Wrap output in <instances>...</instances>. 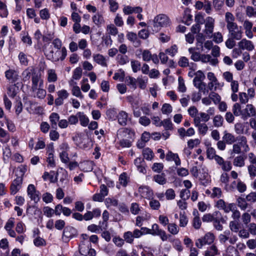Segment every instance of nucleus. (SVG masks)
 Listing matches in <instances>:
<instances>
[{"label": "nucleus", "mask_w": 256, "mask_h": 256, "mask_svg": "<svg viewBox=\"0 0 256 256\" xmlns=\"http://www.w3.org/2000/svg\"><path fill=\"white\" fill-rule=\"evenodd\" d=\"M225 21L228 30V36L232 37L236 40H240L243 34L242 28L238 26L234 22L235 18L233 14L230 12H226L225 14Z\"/></svg>", "instance_id": "nucleus-1"}, {"label": "nucleus", "mask_w": 256, "mask_h": 256, "mask_svg": "<svg viewBox=\"0 0 256 256\" xmlns=\"http://www.w3.org/2000/svg\"><path fill=\"white\" fill-rule=\"evenodd\" d=\"M170 22L168 18L165 14H161L156 16L153 20L154 30L158 32L162 27L167 26Z\"/></svg>", "instance_id": "nucleus-2"}, {"label": "nucleus", "mask_w": 256, "mask_h": 256, "mask_svg": "<svg viewBox=\"0 0 256 256\" xmlns=\"http://www.w3.org/2000/svg\"><path fill=\"white\" fill-rule=\"evenodd\" d=\"M214 236L211 232L206 233L202 238L198 239L196 242V246L199 248H201L204 245L210 244L213 242Z\"/></svg>", "instance_id": "nucleus-3"}, {"label": "nucleus", "mask_w": 256, "mask_h": 256, "mask_svg": "<svg viewBox=\"0 0 256 256\" xmlns=\"http://www.w3.org/2000/svg\"><path fill=\"white\" fill-rule=\"evenodd\" d=\"M214 216H215L212 220L214 226L218 230H222L223 226L220 222L224 224L226 222V220L222 216V214L219 211L214 212Z\"/></svg>", "instance_id": "nucleus-4"}, {"label": "nucleus", "mask_w": 256, "mask_h": 256, "mask_svg": "<svg viewBox=\"0 0 256 256\" xmlns=\"http://www.w3.org/2000/svg\"><path fill=\"white\" fill-rule=\"evenodd\" d=\"M234 203L226 202L222 199H220L216 201L215 206L220 210H222L225 213H229L232 206H234Z\"/></svg>", "instance_id": "nucleus-5"}, {"label": "nucleus", "mask_w": 256, "mask_h": 256, "mask_svg": "<svg viewBox=\"0 0 256 256\" xmlns=\"http://www.w3.org/2000/svg\"><path fill=\"white\" fill-rule=\"evenodd\" d=\"M27 192L28 196H30L32 200H34L35 203H37L40 200V192L36 190L34 184H29L28 189Z\"/></svg>", "instance_id": "nucleus-6"}, {"label": "nucleus", "mask_w": 256, "mask_h": 256, "mask_svg": "<svg viewBox=\"0 0 256 256\" xmlns=\"http://www.w3.org/2000/svg\"><path fill=\"white\" fill-rule=\"evenodd\" d=\"M138 192L141 196L144 198L150 200L153 197V191L148 186H140L138 188Z\"/></svg>", "instance_id": "nucleus-7"}, {"label": "nucleus", "mask_w": 256, "mask_h": 256, "mask_svg": "<svg viewBox=\"0 0 256 256\" xmlns=\"http://www.w3.org/2000/svg\"><path fill=\"white\" fill-rule=\"evenodd\" d=\"M58 98L55 100L54 104L56 106L63 104V100L68 98V92L66 90H62L57 92Z\"/></svg>", "instance_id": "nucleus-8"}, {"label": "nucleus", "mask_w": 256, "mask_h": 256, "mask_svg": "<svg viewBox=\"0 0 256 256\" xmlns=\"http://www.w3.org/2000/svg\"><path fill=\"white\" fill-rule=\"evenodd\" d=\"M194 126L198 128V132L200 134L205 135L208 130V127L207 125L204 123H200V117L198 116L194 119Z\"/></svg>", "instance_id": "nucleus-9"}, {"label": "nucleus", "mask_w": 256, "mask_h": 256, "mask_svg": "<svg viewBox=\"0 0 256 256\" xmlns=\"http://www.w3.org/2000/svg\"><path fill=\"white\" fill-rule=\"evenodd\" d=\"M16 176V178L14 180L10 186L11 194H16L18 191L22 182V176Z\"/></svg>", "instance_id": "nucleus-10"}, {"label": "nucleus", "mask_w": 256, "mask_h": 256, "mask_svg": "<svg viewBox=\"0 0 256 256\" xmlns=\"http://www.w3.org/2000/svg\"><path fill=\"white\" fill-rule=\"evenodd\" d=\"M214 20L212 17L206 18L205 24L204 32L208 36H210L214 30Z\"/></svg>", "instance_id": "nucleus-11"}, {"label": "nucleus", "mask_w": 256, "mask_h": 256, "mask_svg": "<svg viewBox=\"0 0 256 256\" xmlns=\"http://www.w3.org/2000/svg\"><path fill=\"white\" fill-rule=\"evenodd\" d=\"M239 48L242 50H246L248 51H252L254 49V46L252 42L246 38L242 39L238 42Z\"/></svg>", "instance_id": "nucleus-12"}, {"label": "nucleus", "mask_w": 256, "mask_h": 256, "mask_svg": "<svg viewBox=\"0 0 256 256\" xmlns=\"http://www.w3.org/2000/svg\"><path fill=\"white\" fill-rule=\"evenodd\" d=\"M77 234L76 230L70 226H66L64 228L63 231V236L68 238H71Z\"/></svg>", "instance_id": "nucleus-13"}, {"label": "nucleus", "mask_w": 256, "mask_h": 256, "mask_svg": "<svg viewBox=\"0 0 256 256\" xmlns=\"http://www.w3.org/2000/svg\"><path fill=\"white\" fill-rule=\"evenodd\" d=\"M32 92L36 90L38 88V84L42 80H40V76L38 73L34 72L32 74Z\"/></svg>", "instance_id": "nucleus-14"}, {"label": "nucleus", "mask_w": 256, "mask_h": 256, "mask_svg": "<svg viewBox=\"0 0 256 256\" xmlns=\"http://www.w3.org/2000/svg\"><path fill=\"white\" fill-rule=\"evenodd\" d=\"M127 134L128 135V138H132V137L134 136L135 133L134 130L128 128H122L118 130V136L121 137H126Z\"/></svg>", "instance_id": "nucleus-15"}, {"label": "nucleus", "mask_w": 256, "mask_h": 256, "mask_svg": "<svg viewBox=\"0 0 256 256\" xmlns=\"http://www.w3.org/2000/svg\"><path fill=\"white\" fill-rule=\"evenodd\" d=\"M142 9L140 6L132 7L130 6H124L123 8V12L124 14L128 15L133 12L140 13L142 12Z\"/></svg>", "instance_id": "nucleus-16"}, {"label": "nucleus", "mask_w": 256, "mask_h": 256, "mask_svg": "<svg viewBox=\"0 0 256 256\" xmlns=\"http://www.w3.org/2000/svg\"><path fill=\"white\" fill-rule=\"evenodd\" d=\"M51 126L56 130L58 126V122L60 120V116L58 113L52 112L49 116Z\"/></svg>", "instance_id": "nucleus-17"}, {"label": "nucleus", "mask_w": 256, "mask_h": 256, "mask_svg": "<svg viewBox=\"0 0 256 256\" xmlns=\"http://www.w3.org/2000/svg\"><path fill=\"white\" fill-rule=\"evenodd\" d=\"M6 77L12 82H15L18 79L16 72L12 70H8L5 72Z\"/></svg>", "instance_id": "nucleus-18"}, {"label": "nucleus", "mask_w": 256, "mask_h": 256, "mask_svg": "<svg viewBox=\"0 0 256 256\" xmlns=\"http://www.w3.org/2000/svg\"><path fill=\"white\" fill-rule=\"evenodd\" d=\"M224 134L222 139L226 144H230L236 142V138L232 134L228 132L226 130Z\"/></svg>", "instance_id": "nucleus-19"}, {"label": "nucleus", "mask_w": 256, "mask_h": 256, "mask_svg": "<svg viewBox=\"0 0 256 256\" xmlns=\"http://www.w3.org/2000/svg\"><path fill=\"white\" fill-rule=\"evenodd\" d=\"M218 254V250L215 245L210 246L204 252V256H216Z\"/></svg>", "instance_id": "nucleus-20"}, {"label": "nucleus", "mask_w": 256, "mask_h": 256, "mask_svg": "<svg viewBox=\"0 0 256 256\" xmlns=\"http://www.w3.org/2000/svg\"><path fill=\"white\" fill-rule=\"evenodd\" d=\"M128 116V114L126 112L124 111L120 112L117 116L118 123L121 126H126V124Z\"/></svg>", "instance_id": "nucleus-21"}, {"label": "nucleus", "mask_w": 256, "mask_h": 256, "mask_svg": "<svg viewBox=\"0 0 256 256\" xmlns=\"http://www.w3.org/2000/svg\"><path fill=\"white\" fill-rule=\"evenodd\" d=\"M67 55V50L65 47H62V48L61 50H58L57 51L54 53V55L58 58V61L59 60H63L65 59L66 56Z\"/></svg>", "instance_id": "nucleus-22"}, {"label": "nucleus", "mask_w": 256, "mask_h": 256, "mask_svg": "<svg viewBox=\"0 0 256 256\" xmlns=\"http://www.w3.org/2000/svg\"><path fill=\"white\" fill-rule=\"evenodd\" d=\"M43 86V81L40 82L39 88L36 90V97L40 99H44L46 94V90L42 88Z\"/></svg>", "instance_id": "nucleus-23"}, {"label": "nucleus", "mask_w": 256, "mask_h": 256, "mask_svg": "<svg viewBox=\"0 0 256 256\" xmlns=\"http://www.w3.org/2000/svg\"><path fill=\"white\" fill-rule=\"evenodd\" d=\"M116 60L120 64L124 65L129 62L128 57L125 54H118L116 57Z\"/></svg>", "instance_id": "nucleus-24"}, {"label": "nucleus", "mask_w": 256, "mask_h": 256, "mask_svg": "<svg viewBox=\"0 0 256 256\" xmlns=\"http://www.w3.org/2000/svg\"><path fill=\"white\" fill-rule=\"evenodd\" d=\"M94 60L98 64L102 66H107L105 58L103 56L100 54H94Z\"/></svg>", "instance_id": "nucleus-25"}, {"label": "nucleus", "mask_w": 256, "mask_h": 256, "mask_svg": "<svg viewBox=\"0 0 256 256\" xmlns=\"http://www.w3.org/2000/svg\"><path fill=\"white\" fill-rule=\"evenodd\" d=\"M142 155L144 158L148 160H152L154 156V154L152 150L148 148L144 149L142 151Z\"/></svg>", "instance_id": "nucleus-26"}, {"label": "nucleus", "mask_w": 256, "mask_h": 256, "mask_svg": "<svg viewBox=\"0 0 256 256\" xmlns=\"http://www.w3.org/2000/svg\"><path fill=\"white\" fill-rule=\"evenodd\" d=\"M236 141L238 142L237 144H239L240 146L248 149L246 138L244 136H237L236 138Z\"/></svg>", "instance_id": "nucleus-27"}, {"label": "nucleus", "mask_w": 256, "mask_h": 256, "mask_svg": "<svg viewBox=\"0 0 256 256\" xmlns=\"http://www.w3.org/2000/svg\"><path fill=\"white\" fill-rule=\"evenodd\" d=\"M77 115L80 119V123L84 126H86L89 122L88 118L83 112H78Z\"/></svg>", "instance_id": "nucleus-28"}, {"label": "nucleus", "mask_w": 256, "mask_h": 256, "mask_svg": "<svg viewBox=\"0 0 256 256\" xmlns=\"http://www.w3.org/2000/svg\"><path fill=\"white\" fill-rule=\"evenodd\" d=\"M245 158L242 156H240L234 158V164L235 166L242 167L244 165Z\"/></svg>", "instance_id": "nucleus-29"}, {"label": "nucleus", "mask_w": 256, "mask_h": 256, "mask_svg": "<svg viewBox=\"0 0 256 256\" xmlns=\"http://www.w3.org/2000/svg\"><path fill=\"white\" fill-rule=\"evenodd\" d=\"M224 122V118L220 115L216 116L213 119V123L214 126L218 128L222 126Z\"/></svg>", "instance_id": "nucleus-30"}, {"label": "nucleus", "mask_w": 256, "mask_h": 256, "mask_svg": "<svg viewBox=\"0 0 256 256\" xmlns=\"http://www.w3.org/2000/svg\"><path fill=\"white\" fill-rule=\"evenodd\" d=\"M126 82L127 85L130 86L133 89L136 88L137 80L132 76H128L126 78Z\"/></svg>", "instance_id": "nucleus-31"}, {"label": "nucleus", "mask_w": 256, "mask_h": 256, "mask_svg": "<svg viewBox=\"0 0 256 256\" xmlns=\"http://www.w3.org/2000/svg\"><path fill=\"white\" fill-rule=\"evenodd\" d=\"M154 179L157 183L160 184H164L166 182V180L165 178V175L164 174L154 176Z\"/></svg>", "instance_id": "nucleus-32"}, {"label": "nucleus", "mask_w": 256, "mask_h": 256, "mask_svg": "<svg viewBox=\"0 0 256 256\" xmlns=\"http://www.w3.org/2000/svg\"><path fill=\"white\" fill-rule=\"evenodd\" d=\"M123 238L124 241H126L127 243L132 244L134 242V238L132 235V233L130 231L125 232L124 234Z\"/></svg>", "instance_id": "nucleus-33"}, {"label": "nucleus", "mask_w": 256, "mask_h": 256, "mask_svg": "<svg viewBox=\"0 0 256 256\" xmlns=\"http://www.w3.org/2000/svg\"><path fill=\"white\" fill-rule=\"evenodd\" d=\"M168 231L172 234H176L179 231L178 228L176 224H169L168 226Z\"/></svg>", "instance_id": "nucleus-34"}, {"label": "nucleus", "mask_w": 256, "mask_h": 256, "mask_svg": "<svg viewBox=\"0 0 256 256\" xmlns=\"http://www.w3.org/2000/svg\"><path fill=\"white\" fill-rule=\"evenodd\" d=\"M236 202L238 206L241 208V210H245L247 208L248 204L244 198L238 197L236 200Z\"/></svg>", "instance_id": "nucleus-35"}, {"label": "nucleus", "mask_w": 256, "mask_h": 256, "mask_svg": "<svg viewBox=\"0 0 256 256\" xmlns=\"http://www.w3.org/2000/svg\"><path fill=\"white\" fill-rule=\"evenodd\" d=\"M106 114L109 120H115L117 118V112L115 108H110L106 111Z\"/></svg>", "instance_id": "nucleus-36"}, {"label": "nucleus", "mask_w": 256, "mask_h": 256, "mask_svg": "<svg viewBox=\"0 0 256 256\" xmlns=\"http://www.w3.org/2000/svg\"><path fill=\"white\" fill-rule=\"evenodd\" d=\"M183 22L186 25L189 26L192 20V16L189 13V11L184 10L183 17Z\"/></svg>", "instance_id": "nucleus-37"}, {"label": "nucleus", "mask_w": 256, "mask_h": 256, "mask_svg": "<svg viewBox=\"0 0 256 256\" xmlns=\"http://www.w3.org/2000/svg\"><path fill=\"white\" fill-rule=\"evenodd\" d=\"M0 138H4V140H1L0 142L2 143H5L8 142L10 140V136L8 133L2 128L0 127Z\"/></svg>", "instance_id": "nucleus-38"}, {"label": "nucleus", "mask_w": 256, "mask_h": 256, "mask_svg": "<svg viewBox=\"0 0 256 256\" xmlns=\"http://www.w3.org/2000/svg\"><path fill=\"white\" fill-rule=\"evenodd\" d=\"M162 126H164L166 130H172L173 129L172 124L170 118L164 119L162 121Z\"/></svg>", "instance_id": "nucleus-39"}, {"label": "nucleus", "mask_w": 256, "mask_h": 256, "mask_svg": "<svg viewBox=\"0 0 256 256\" xmlns=\"http://www.w3.org/2000/svg\"><path fill=\"white\" fill-rule=\"evenodd\" d=\"M130 63L132 71L134 72H136L140 70L141 64L138 60H131Z\"/></svg>", "instance_id": "nucleus-40"}, {"label": "nucleus", "mask_w": 256, "mask_h": 256, "mask_svg": "<svg viewBox=\"0 0 256 256\" xmlns=\"http://www.w3.org/2000/svg\"><path fill=\"white\" fill-rule=\"evenodd\" d=\"M232 210L230 212H232V217L235 220H239L240 217V212L237 210L236 206L235 204H234V206H232Z\"/></svg>", "instance_id": "nucleus-41"}, {"label": "nucleus", "mask_w": 256, "mask_h": 256, "mask_svg": "<svg viewBox=\"0 0 256 256\" xmlns=\"http://www.w3.org/2000/svg\"><path fill=\"white\" fill-rule=\"evenodd\" d=\"M150 207L152 209L154 210H158L159 209L160 206V202L157 200H155L152 197L151 199H150Z\"/></svg>", "instance_id": "nucleus-42"}, {"label": "nucleus", "mask_w": 256, "mask_h": 256, "mask_svg": "<svg viewBox=\"0 0 256 256\" xmlns=\"http://www.w3.org/2000/svg\"><path fill=\"white\" fill-rule=\"evenodd\" d=\"M48 80L49 82H54L57 80V76L54 70H48Z\"/></svg>", "instance_id": "nucleus-43"}, {"label": "nucleus", "mask_w": 256, "mask_h": 256, "mask_svg": "<svg viewBox=\"0 0 256 256\" xmlns=\"http://www.w3.org/2000/svg\"><path fill=\"white\" fill-rule=\"evenodd\" d=\"M92 20L96 25L99 26L104 22V18L102 15L97 14L93 16Z\"/></svg>", "instance_id": "nucleus-44"}, {"label": "nucleus", "mask_w": 256, "mask_h": 256, "mask_svg": "<svg viewBox=\"0 0 256 256\" xmlns=\"http://www.w3.org/2000/svg\"><path fill=\"white\" fill-rule=\"evenodd\" d=\"M229 226L230 230L234 232H238L240 228V224L238 220L231 221Z\"/></svg>", "instance_id": "nucleus-45"}, {"label": "nucleus", "mask_w": 256, "mask_h": 256, "mask_svg": "<svg viewBox=\"0 0 256 256\" xmlns=\"http://www.w3.org/2000/svg\"><path fill=\"white\" fill-rule=\"evenodd\" d=\"M210 98L216 104H218L220 102V96L216 93L214 92H210L209 95Z\"/></svg>", "instance_id": "nucleus-46"}, {"label": "nucleus", "mask_w": 256, "mask_h": 256, "mask_svg": "<svg viewBox=\"0 0 256 256\" xmlns=\"http://www.w3.org/2000/svg\"><path fill=\"white\" fill-rule=\"evenodd\" d=\"M222 196V192L220 188L214 187L212 188L211 197L212 198H220Z\"/></svg>", "instance_id": "nucleus-47"}, {"label": "nucleus", "mask_w": 256, "mask_h": 256, "mask_svg": "<svg viewBox=\"0 0 256 256\" xmlns=\"http://www.w3.org/2000/svg\"><path fill=\"white\" fill-rule=\"evenodd\" d=\"M92 164L91 162L86 161L84 162L81 164V168L82 170L84 172H88L91 171L92 170V168L90 167V164Z\"/></svg>", "instance_id": "nucleus-48"}, {"label": "nucleus", "mask_w": 256, "mask_h": 256, "mask_svg": "<svg viewBox=\"0 0 256 256\" xmlns=\"http://www.w3.org/2000/svg\"><path fill=\"white\" fill-rule=\"evenodd\" d=\"M248 116H253L255 114V109L252 104H248L245 108Z\"/></svg>", "instance_id": "nucleus-49"}, {"label": "nucleus", "mask_w": 256, "mask_h": 256, "mask_svg": "<svg viewBox=\"0 0 256 256\" xmlns=\"http://www.w3.org/2000/svg\"><path fill=\"white\" fill-rule=\"evenodd\" d=\"M172 106L168 104H164L162 108V112L164 114H168L172 112Z\"/></svg>", "instance_id": "nucleus-50"}, {"label": "nucleus", "mask_w": 256, "mask_h": 256, "mask_svg": "<svg viewBox=\"0 0 256 256\" xmlns=\"http://www.w3.org/2000/svg\"><path fill=\"white\" fill-rule=\"evenodd\" d=\"M224 0H213L212 4L216 10H220L224 4Z\"/></svg>", "instance_id": "nucleus-51"}, {"label": "nucleus", "mask_w": 256, "mask_h": 256, "mask_svg": "<svg viewBox=\"0 0 256 256\" xmlns=\"http://www.w3.org/2000/svg\"><path fill=\"white\" fill-rule=\"evenodd\" d=\"M54 55V52L52 48H51V50L49 52H46V56L48 60L52 62H58V58Z\"/></svg>", "instance_id": "nucleus-52"}, {"label": "nucleus", "mask_w": 256, "mask_h": 256, "mask_svg": "<svg viewBox=\"0 0 256 256\" xmlns=\"http://www.w3.org/2000/svg\"><path fill=\"white\" fill-rule=\"evenodd\" d=\"M82 75V70L80 67L76 68L74 71L72 78L78 80L80 79Z\"/></svg>", "instance_id": "nucleus-53"}, {"label": "nucleus", "mask_w": 256, "mask_h": 256, "mask_svg": "<svg viewBox=\"0 0 256 256\" xmlns=\"http://www.w3.org/2000/svg\"><path fill=\"white\" fill-rule=\"evenodd\" d=\"M232 112L236 116H238L242 114L241 107L238 103H236L232 107Z\"/></svg>", "instance_id": "nucleus-54"}, {"label": "nucleus", "mask_w": 256, "mask_h": 256, "mask_svg": "<svg viewBox=\"0 0 256 256\" xmlns=\"http://www.w3.org/2000/svg\"><path fill=\"white\" fill-rule=\"evenodd\" d=\"M236 39L232 37L228 36V39L226 42V46L228 48H232L236 46Z\"/></svg>", "instance_id": "nucleus-55"}, {"label": "nucleus", "mask_w": 256, "mask_h": 256, "mask_svg": "<svg viewBox=\"0 0 256 256\" xmlns=\"http://www.w3.org/2000/svg\"><path fill=\"white\" fill-rule=\"evenodd\" d=\"M142 60L146 62L150 60L152 58V54H151L150 52L148 50H143L142 53Z\"/></svg>", "instance_id": "nucleus-56"}, {"label": "nucleus", "mask_w": 256, "mask_h": 256, "mask_svg": "<svg viewBox=\"0 0 256 256\" xmlns=\"http://www.w3.org/2000/svg\"><path fill=\"white\" fill-rule=\"evenodd\" d=\"M188 114L192 117L195 118L198 117V110L194 106H192L188 110Z\"/></svg>", "instance_id": "nucleus-57"}, {"label": "nucleus", "mask_w": 256, "mask_h": 256, "mask_svg": "<svg viewBox=\"0 0 256 256\" xmlns=\"http://www.w3.org/2000/svg\"><path fill=\"white\" fill-rule=\"evenodd\" d=\"M119 182L120 184L123 186H126L127 185V176L125 172H123L120 176Z\"/></svg>", "instance_id": "nucleus-58"}, {"label": "nucleus", "mask_w": 256, "mask_h": 256, "mask_svg": "<svg viewBox=\"0 0 256 256\" xmlns=\"http://www.w3.org/2000/svg\"><path fill=\"white\" fill-rule=\"evenodd\" d=\"M165 195L167 200H174L175 198L176 194L172 188H169L166 190Z\"/></svg>", "instance_id": "nucleus-59"}, {"label": "nucleus", "mask_w": 256, "mask_h": 256, "mask_svg": "<svg viewBox=\"0 0 256 256\" xmlns=\"http://www.w3.org/2000/svg\"><path fill=\"white\" fill-rule=\"evenodd\" d=\"M234 130L237 134H242L244 130V126L241 123L236 124L234 125Z\"/></svg>", "instance_id": "nucleus-60"}, {"label": "nucleus", "mask_w": 256, "mask_h": 256, "mask_svg": "<svg viewBox=\"0 0 256 256\" xmlns=\"http://www.w3.org/2000/svg\"><path fill=\"white\" fill-rule=\"evenodd\" d=\"M105 202L108 208L112 206H116L118 205V200L116 199L107 198Z\"/></svg>", "instance_id": "nucleus-61"}, {"label": "nucleus", "mask_w": 256, "mask_h": 256, "mask_svg": "<svg viewBox=\"0 0 256 256\" xmlns=\"http://www.w3.org/2000/svg\"><path fill=\"white\" fill-rule=\"evenodd\" d=\"M203 8L207 14H210L212 11V4L208 0H204V2Z\"/></svg>", "instance_id": "nucleus-62"}, {"label": "nucleus", "mask_w": 256, "mask_h": 256, "mask_svg": "<svg viewBox=\"0 0 256 256\" xmlns=\"http://www.w3.org/2000/svg\"><path fill=\"white\" fill-rule=\"evenodd\" d=\"M190 196V191L187 189H184L180 191V197L184 200H188Z\"/></svg>", "instance_id": "nucleus-63"}, {"label": "nucleus", "mask_w": 256, "mask_h": 256, "mask_svg": "<svg viewBox=\"0 0 256 256\" xmlns=\"http://www.w3.org/2000/svg\"><path fill=\"white\" fill-rule=\"evenodd\" d=\"M60 158L62 162L64 164H68L69 162V158L68 154L66 151H62L60 154Z\"/></svg>", "instance_id": "nucleus-64"}]
</instances>
